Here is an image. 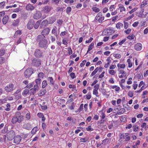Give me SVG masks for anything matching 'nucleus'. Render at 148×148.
Wrapping results in <instances>:
<instances>
[{
	"instance_id": "nucleus-2",
	"label": "nucleus",
	"mask_w": 148,
	"mask_h": 148,
	"mask_svg": "<svg viewBox=\"0 0 148 148\" xmlns=\"http://www.w3.org/2000/svg\"><path fill=\"white\" fill-rule=\"evenodd\" d=\"M15 135V133L14 132L13 130H10L9 131L6 135H5V137L6 136L8 140L11 141L14 138Z\"/></svg>"
},
{
	"instance_id": "nucleus-64",
	"label": "nucleus",
	"mask_w": 148,
	"mask_h": 148,
	"mask_svg": "<svg viewBox=\"0 0 148 148\" xmlns=\"http://www.w3.org/2000/svg\"><path fill=\"white\" fill-rule=\"evenodd\" d=\"M25 118L27 120H29L30 118V114L29 113H27L25 116Z\"/></svg>"
},
{
	"instance_id": "nucleus-34",
	"label": "nucleus",
	"mask_w": 148,
	"mask_h": 148,
	"mask_svg": "<svg viewBox=\"0 0 148 148\" xmlns=\"http://www.w3.org/2000/svg\"><path fill=\"white\" fill-rule=\"evenodd\" d=\"M38 127H34L32 130L31 132L32 134H34L36 133V132L37 131Z\"/></svg>"
},
{
	"instance_id": "nucleus-60",
	"label": "nucleus",
	"mask_w": 148,
	"mask_h": 148,
	"mask_svg": "<svg viewBox=\"0 0 148 148\" xmlns=\"http://www.w3.org/2000/svg\"><path fill=\"white\" fill-rule=\"evenodd\" d=\"M37 116L39 117V118H42V117H44V115L43 114L41 113H38L37 114Z\"/></svg>"
},
{
	"instance_id": "nucleus-22",
	"label": "nucleus",
	"mask_w": 148,
	"mask_h": 148,
	"mask_svg": "<svg viewBox=\"0 0 148 148\" xmlns=\"http://www.w3.org/2000/svg\"><path fill=\"white\" fill-rule=\"evenodd\" d=\"M50 8L49 6H46L44 8V11L45 12L48 13L50 10Z\"/></svg>"
},
{
	"instance_id": "nucleus-31",
	"label": "nucleus",
	"mask_w": 148,
	"mask_h": 148,
	"mask_svg": "<svg viewBox=\"0 0 148 148\" xmlns=\"http://www.w3.org/2000/svg\"><path fill=\"white\" fill-rule=\"evenodd\" d=\"M123 27V24L121 23H119L116 25V27L118 29H120L121 27Z\"/></svg>"
},
{
	"instance_id": "nucleus-33",
	"label": "nucleus",
	"mask_w": 148,
	"mask_h": 148,
	"mask_svg": "<svg viewBox=\"0 0 148 148\" xmlns=\"http://www.w3.org/2000/svg\"><path fill=\"white\" fill-rule=\"evenodd\" d=\"M52 34H54V35L57 37L58 34L57 33V30L55 28H53L52 31Z\"/></svg>"
},
{
	"instance_id": "nucleus-14",
	"label": "nucleus",
	"mask_w": 148,
	"mask_h": 148,
	"mask_svg": "<svg viewBox=\"0 0 148 148\" xmlns=\"http://www.w3.org/2000/svg\"><path fill=\"white\" fill-rule=\"evenodd\" d=\"M134 48L137 51H140L142 48V45L140 43L136 44L134 46Z\"/></svg>"
},
{
	"instance_id": "nucleus-41",
	"label": "nucleus",
	"mask_w": 148,
	"mask_h": 148,
	"mask_svg": "<svg viewBox=\"0 0 148 148\" xmlns=\"http://www.w3.org/2000/svg\"><path fill=\"white\" fill-rule=\"evenodd\" d=\"M65 8L64 7L60 8L57 7L56 8V11L57 12L62 11H63L64 9Z\"/></svg>"
},
{
	"instance_id": "nucleus-25",
	"label": "nucleus",
	"mask_w": 148,
	"mask_h": 148,
	"mask_svg": "<svg viewBox=\"0 0 148 148\" xmlns=\"http://www.w3.org/2000/svg\"><path fill=\"white\" fill-rule=\"evenodd\" d=\"M117 67L120 69H124L125 67V64H118L117 65Z\"/></svg>"
},
{
	"instance_id": "nucleus-30",
	"label": "nucleus",
	"mask_w": 148,
	"mask_h": 148,
	"mask_svg": "<svg viewBox=\"0 0 148 148\" xmlns=\"http://www.w3.org/2000/svg\"><path fill=\"white\" fill-rule=\"evenodd\" d=\"M19 19H17L13 21L12 25L14 26H16L19 23Z\"/></svg>"
},
{
	"instance_id": "nucleus-21",
	"label": "nucleus",
	"mask_w": 148,
	"mask_h": 148,
	"mask_svg": "<svg viewBox=\"0 0 148 148\" xmlns=\"http://www.w3.org/2000/svg\"><path fill=\"white\" fill-rule=\"evenodd\" d=\"M17 119L18 122V123H21L23 120V116L21 115V116L17 117Z\"/></svg>"
},
{
	"instance_id": "nucleus-55",
	"label": "nucleus",
	"mask_w": 148,
	"mask_h": 148,
	"mask_svg": "<svg viewBox=\"0 0 148 148\" xmlns=\"http://www.w3.org/2000/svg\"><path fill=\"white\" fill-rule=\"evenodd\" d=\"M124 28L125 29H127L128 26V22L124 21Z\"/></svg>"
},
{
	"instance_id": "nucleus-63",
	"label": "nucleus",
	"mask_w": 148,
	"mask_h": 148,
	"mask_svg": "<svg viewBox=\"0 0 148 148\" xmlns=\"http://www.w3.org/2000/svg\"><path fill=\"white\" fill-rule=\"evenodd\" d=\"M99 84H97L96 85H95L94 86L95 89L94 90H98L99 89Z\"/></svg>"
},
{
	"instance_id": "nucleus-52",
	"label": "nucleus",
	"mask_w": 148,
	"mask_h": 148,
	"mask_svg": "<svg viewBox=\"0 0 148 148\" xmlns=\"http://www.w3.org/2000/svg\"><path fill=\"white\" fill-rule=\"evenodd\" d=\"M138 9L137 8H134L132 10L129 12L130 14H131L136 11Z\"/></svg>"
},
{
	"instance_id": "nucleus-58",
	"label": "nucleus",
	"mask_w": 148,
	"mask_h": 148,
	"mask_svg": "<svg viewBox=\"0 0 148 148\" xmlns=\"http://www.w3.org/2000/svg\"><path fill=\"white\" fill-rule=\"evenodd\" d=\"M131 31V29H128L127 30L125 31L124 32L126 33L127 34H129L130 33Z\"/></svg>"
},
{
	"instance_id": "nucleus-51",
	"label": "nucleus",
	"mask_w": 148,
	"mask_h": 148,
	"mask_svg": "<svg viewBox=\"0 0 148 148\" xmlns=\"http://www.w3.org/2000/svg\"><path fill=\"white\" fill-rule=\"evenodd\" d=\"M66 12L67 14H69L71 10V8L70 7H68L66 8Z\"/></svg>"
},
{
	"instance_id": "nucleus-43",
	"label": "nucleus",
	"mask_w": 148,
	"mask_h": 148,
	"mask_svg": "<svg viewBox=\"0 0 148 148\" xmlns=\"http://www.w3.org/2000/svg\"><path fill=\"white\" fill-rule=\"evenodd\" d=\"M127 62H128V67L130 68L132 66V64L131 63L130 60V59H128Z\"/></svg>"
},
{
	"instance_id": "nucleus-10",
	"label": "nucleus",
	"mask_w": 148,
	"mask_h": 148,
	"mask_svg": "<svg viewBox=\"0 0 148 148\" xmlns=\"http://www.w3.org/2000/svg\"><path fill=\"white\" fill-rule=\"evenodd\" d=\"M43 54L42 51L39 49H36L34 52V56L37 58H40L42 57Z\"/></svg>"
},
{
	"instance_id": "nucleus-23",
	"label": "nucleus",
	"mask_w": 148,
	"mask_h": 148,
	"mask_svg": "<svg viewBox=\"0 0 148 148\" xmlns=\"http://www.w3.org/2000/svg\"><path fill=\"white\" fill-rule=\"evenodd\" d=\"M49 24H52L56 20V19L53 17H50L49 19Z\"/></svg>"
},
{
	"instance_id": "nucleus-28",
	"label": "nucleus",
	"mask_w": 148,
	"mask_h": 148,
	"mask_svg": "<svg viewBox=\"0 0 148 148\" xmlns=\"http://www.w3.org/2000/svg\"><path fill=\"white\" fill-rule=\"evenodd\" d=\"M47 85V82L46 80H44L42 83V88H44Z\"/></svg>"
},
{
	"instance_id": "nucleus-24",
	"label": "nucleus",
	"mask_w": 148,
	"mask_h": 148,
	"mask_svg": "<svg viewBox=\"0 0 148 148\" xmlns=\"http://www.w3.org/2000/svg\"><path fill=\"white\" fill-rule=\"evenodd\" d=\"M47 79L48 81H49L51 84L52 85H53L54 84V81L52 77H49L47 78Z\"/></svg>"
},
{
	"instance_id": "nucleus-19",
	"label": "nucleus",
	"mask_w": 148,
	"mask_h": 148,
	"mask_svg": "<svg viewBox=\"0 0 148 148\" xmlns=\"http://www.w3.org/2000/svg\"><path fill=\"white\" fill-rule=\"evenodd\" d=\"M41 21V20H38L35 23L34 25V28L36 29L38 28V27H39L40 25V23Z\"/></svg>"
},
{
	"instance_id": "nucleus-7",
	"label": "nucleus",
	"mask_w": 148,
	"mask_h": 148,
	"mask_svg": "<svg viewBox=\"0 0 148 148\" xmlns=\"http://www.w3.org/2000/svg\"><path fill=\"white\" fill-rule=\"evenodd\" d=\"M35 24V22L33 19H30L27 25V28L29 29H32Z\"/></svg>"
},
{
	"instance_id": "nucleus-47",
	"label": "nucleus",
	"mask_w": 148,
	"mask_h": 148,
	"mask_svg": "<svg viewBox=\"0 0 148 148\" xmlns=\"http://www.w3.org/2000/svg\"><path fill=\"white\" fill-rule=\"evenodd\" d=\"M125 110L124 108H122L120 109L119 112L118 114H123L125 112Z\"/></svg>"
},
{
	"instance_id": "nucleus-36",
	"label": "nucleus",
	"mask_w": 148,
	"mask_h": 148,
	"mask_svg": "<svg viewBox=\"0 0 148 148\" xmlns=\"http://www.w3.org/2000/svg\"><path fill=\"white\" fill-rule=\"evenodd\" d=\"M94 45V43H93V42H92L90 45H89V47L88 48V51H87V52L86 53L87 54V53L90 51L91 50L92 48V47Z\"/></svg>"
},
{
	"instance_id": "nucleus-32",
	"label": "nucleus",
	"mask_w": 148,
	"mask_h": 148,
	"mask_svg": "<svg viewBox=\"0 0 148 148\" xmlns=\"http://www.w3.org/2000/svg\"><path fill=\"white\" fill-rule=\"evenodd\" d=\"M44 74L43 73L40 72L38 73V77L39 78H43L44 77Z\"/></svg>"
},
{
	"instance_id": "nucleus-9",
	"label": "nucleus",
	"mask_w": 148,
	"mask_h": 148,
	"mask_svg": "<svg viewBox=\"0 0 148 148\" xmlns=\"http://www.w3.org/2000/svg\"><path fill=\"white\" fill-rule=\"evenodd\" d=\"M48 22L49 21L47 20H43L41 23V24L40 23V29H42L47 26L48 25V24H49Z\"/></svg>"
},
{
	"instance_id": "nucleus-15",
	"label": "nucleus",
	"mask_w": 148,
	"mask_h": 148,
	"mask_svg": "<svg viewBox=\"0 0 148 148\" xmlns=\"http://www.w3.org/2000/svg\"><path fill=\"white\" fill-rule=\"evenodd\" d=\"M26 9L27 10L32 11L34 10L35 7L31 4H28L26 7Z\"/></svg>"
},
{
	"instance_id": "nucleus-44",
	"label": "nucleus",
	"mask_w": 148,
	"mask_h": 148,
	"mask_svg": "<svg viewBox=\"0 0 148 148\" xmlns=\"http://www.w3.org/2000/svg\"><path fill=\"white\" fill-rule=\"evenodd\" d=\"M83 104H81L80 106V107L78 109V111H79V112H80L83 110Z\"/></svg>"
},
{
	"instance_id": "nucleus-50",
	"label": "nucleus",
	"mask_w": 148,
	"mask_h": 148,
	"mask_svg": "<svg viewBox=\"0 0 148 148\" xmlns=\"http://www.w3.org/2000/svg\"><path fill=\"white\" fill-rule=\"evenodd\" d=\"M113 56L115 58H120L121 57V55L120 54H114L113 55Z\"/></svg>"
},
{
	"instance_id": "nucleus-16",
	"label": "nucleus",
	"mask_w": 148,
	"mask_h": 148,
	"mask_svg": "<svg viewBox=\"0 0 148 148\" xmlns=\"http://www.w3.org/2000/svg\"><path fill=\"white\" fill-rule=\"evenodd\" d=\"M9 19V17L8 15L5 16L2 19V22L3 24H5L7 23Z\"/></svg>"
},
{
	"instance_id": "nucleus-8",
	"label": "nucleus",
	"mask_w": 148,
	"mask_h": 148,
	"mask_svg": "<svg viewBox=\"0 0 148 148\" xmlns=\"http://www.w3.org/2000/svg\"><path fill=\"white\" fill-rule=\"evenodd\" d=\"M14 87V84H10L9 85L6 86L5 89L7 92H10L13 90Z\"/></svg>"
},
{
	"instance_id": "nucleus-4",
	"label": "nucleus",
	"mask_w": 148,
	"mask_h": 148,
	"mask_svg": "<svg viewBox=\"0 0 148 148\" xmlns=\"http://www.w3.org/2000/svg\"><path fill=\"white\" fill-rule=\"evenodd\" d=\"M41 63V60L39 59H34L32 61V64L33 66L38 67L39 66Z\"/></svg>"
},
{
	"instance_id": "nucleus-53",
	"label": "nucleus",
	"mask_w": 148,
	"mask_h": 148,
	"mask_svg": "<svg viewBox=\"0 0 148 148\" xmlns=\"http://www.w3.org/2000/svg\"><path fill=\"white\" fill-rule=\"evenodd\" d=\"M128 95L129 97H133V92L130 91H129L128 92Z\"/></svg>"
},
{
	"instance_id": "nucleus-27",
	"label": "nucleus",
	"mask_w": 148,
	"mask_h": 148,
	"mask_svg": "<svg viewBox=\"0 0 148 148\" xmlns=\"http://www.w3.org/2000/svg\"><path fill=\"white\" fill-rule=\"evenodd\" d=\"M8 131V127L6 125L5 126L4 129L1 130V132L3 134L6 133Z\"/></svg>"
},
{
	"instance_id": "nucleus-57",
	"label": "nucleus",
	"mask_w": 148,
	"mask_h": 148,
	"mask_svg": "<svg viewBox=\"0 0 148 148\" xmlns=\"http://www.w3.org/2000/svg\"><path fill=\"white\" fill-rule=\"evenodd\" d=\"M132 78V77L128 79V81L127 82V83L128 84H130L132 83V81L131 80Z\"/></svg>"
},
{
	"instance_id": "nucleus-59",
	"label": "nucleus",
	"mask_w": 148,
	"mask_h": 148,
	"mask_svg": "<svg viewBox=\"0 0 148 148\" xmlns=\"http://www.w3.org/2000/svg\"><path fill=\"white\" fill-rule=\"evenodd\" d=\"M29 91L28 90H25L24 91V92L22 93V95H26L29 92Z\"/></svg>"
},
{
	"instance_id": "nucleus-42",
	"label": "nucleus",
	"mask_w": 148,
	"mask_h": 148,
	"mask_svg": "<svg viewBox=\"0 0 148 148\" xmlns=\"http://www.w3.org/2000/svg\"><path fill=\"white\" fill-rule=\"evenodd\" d=\"M135 37L134 35V34H132L131 35H130L129 36H128L127 37V38L130 39L132 40Z\"/></svg>"
},
{
	"instance_id": "nucleus-48",
	"label": "nucleus",
	"mask_w": 148,
	"mask_h": 148,
	"mask_svg": "<svg viewBox=\"0 0 148 148\" xmlns=\"http://www.w3.org/2000/svg\"><path fill=\"white\" fill-rule=\"evenodd\" d=\"M64 2L67 3H73V0H64Z\"/></svg>"
},
{
	"instance_id": "nucleus-6",
	"label": "nucleus",
	"mask_w": 148,
	"mask_h": 148,
	"mask_svg": "<svg viewBox=\"0 0 148 148\" xmlns=\"http://www.w3.org/2000/svg\"><path fill=\"white\" fill-rule=\"evenodd\" d=\"M130 134H121L120 138L121 139H125V141H128L130 139V137L129 136Z\"/></svg>"
},
{
	"instance_id": "nucleus-11",
	"label": "nucleus",
	"mask_w": 148,
	"mask_h": 148,
	"mask_svg": "<svg viewBox=\"0 0 148 148\" xmlns=\"http://www.w3.org/2000/svg\"><path fill=\"white\" fill-rule=\"evenodd\" d=\"M50 31V30L49 27H47L45 28L44 29L42 30L41 32V35L43 36H45V35H47L49 34Z\"/></svg>"
},
{
	"instance_id": "nucleus-61",
	"label": "nucleus",
	"mask_w": 148,
	"mask_h": 148,
	"mask_svg": "<svg viewBox=\"0 0 148 148\" xmlns=\"http://www.w3.org/2000/svg\"><path fill=\"white\" fill-rule=\"evenodd\" d=\"M50 39L52 42H54L56 40L55 37L53 36H51Z\"/></svg>"
},
{
	"instance_id": "nucleus-13",
	"label": "nucleus",
	"mask_w": 148,
	"mask_h": 148,
	"mask_svg": "<svg viewBox=\"0 0 148 148\" xmlns=\"http://www.w3.org/2000/svg\"><path fill=\"white\" fill-rule=\"evenodd\" d=\"M42 14L41 12L38 11L34 15V18L36 19H39L41 16Z\"/></svg>"
},
{
	"instance_id": "nucleus-29",
	"label": "nucleus",
	"mask_w": 148,
	"mask_h": 148,
	"mask_svg": "<svg viewBox=\"0 0 148 148\" xmlns=\"http://www.w3.org/2000/svg\"><path fill=\"white\" fill-rule=\"evenodd\" d=\"M17 122H18V119L17 118V117H13L12 119V122L13 124H15Z\"/></svg>"
},
{
	"instance_id": "nucleus-62",
	"label": "nucleus",
	"mask_w": 148,
	"mask_h": 148,
	"mask_svg": "<svg viewBox=\"0 0 148 148\" xmlns=\"http://www.w3.org/2000/svg\"><path fill=\"white\" fill-rule=\"evenodd\" d=\"M39 87V86L35 84L34 85L33 88H34V89H35L36 90H37L38 89Z\"/></svg>"
},
{
	"instance_id": "nucleus-18",
	"label": "nucleus",
	"mask_w": 148,
	"mask_h": 148,
	"mask_svg": "<svg viewBox=\"0 0 148 148\" xmlns=\"http://www.w3.org/2000/svg\"><path fill=\"white\" fill-rule=\"evenodd\" d=\"M47 92L46 90L45 89L41 90L40 91V92L38 94L39 96H41L45 94Z\"/></svg>"
},
{
	"instance_id": "nucleus-40",
	"label": "nucleus",
	"mask_w": 148,
	"mask_h": 148,
	"mask_svg": "<svg viewBox=\"0 0 148 148\" xmlns=\"http://www.w3.org/2000/svg\"><path fill=\"white\" fill-rule=\"evenodd\" d=\"M88 140V139L87 138H81L80 139V142L85 143Z\"/></svg>"
},
{
	"instance_id": "nucleus-3",
	"label": "nucleus",
	"mask_w": 148,
	"mask_h": 148,
	"mask_svg": "<svg viewBox=\"0 0 148 148\" xmlns=\"http://www.w3.org/2000/svg\"><path fill=\"white\" fill-rule=\"evenodd\" d=\"M33 73V69L32 68H29L27 69L24 72L25 76L27 77H29Z\"/></svg>"
},
{
	"instance_id": "nucleus-12",
	"label": "nucleus",
	"mask_w": 148,
	"mask_h": 148,
	"mask_svg": "<svg viewBox=\"0 0 148 148\" xmlns=\"http://www.w3.org/2000/svg\"><path fill=\"white\" fill-rule=\"evenodd\" d=\"M14 138V143L16 144H18L20 143L21 140V138L19 136H17Z\"/></svg>"
},
{
	"instance_id": "nucleus-45",
	"label": "nucleus",
	"mask_w": 148,
	"mask_h": 148,
	"mask_svg": "<svg viewBox=\"0 0 148 148\" xmlns=\"http://www.w3.org/2000/svg\"><path fill=\"white\" fill-rule=\"evenodd\" d=\"M13 99V97H8L4 99V100H5V103L6 102V101L7 100H12Z\"/></svg>"
},
{
	"instance_id": "nucleus-20",
	"label": "nucleus",
	"mask_w": 148,
	"mask_h": 148,
	"mask_svg": "<svg viewBox=\"0 0 148 148\" xmlns=\"http://www.w3.org/2000/svg\"><path fill=\"white\" fill-rule=\"evenodd\" d=\"M119 8L121 9L120 10V12H122L123 11H125V9L122 4H119Z\"/></svg>"
},
{
	"instance_id": "nucleus-46",
	"label": "nucleus",
	"mask_w": 148,
	"mask_h": 148,
	"mask_svg": "<svg viewBox=\"0 0 148 148\" xmlns=\"http://www.w3.org/2000/svg\"><path fill=\"white\" fill-rule=\"evenodd\" d=\"M86 130L88 131H92L93 129L92 128H91L90 125H89L88 127L86 128Z\"/></svg>"
},
{
	"instance_id": "nucleus-1",
	"label": "nucleus",
	"mask_w": 148,
	"mask_h": 148,
	"mask_svg": "<svg viewBox=\"0 0 148 148\" xmlns=\"http://www.w3.org/2000/svg\"><path fill=\"white\" fill-rule=\"evenodd\" d=\"M36 40L39 42V46L40 48H45L47 47L48 41L45 36L38 35L37 37Z\"/></svg>"
},
{
	"instance_id": "nucleus-54",
	"label": "nucleus",
	"mask_w": 148,
	"mask_h": 148,
	"mask_svg": "<svg viewBox=\"0 0 148 148\" xmlns=\"http://www.w3.org/2000/svg\"><path fill=\"white\" fill-rule=\"evenodd\" d=\"M126 40V39L125 38L123 40H121V41L119 42V45H122V44L124 43V42H125Z\"/></svg>"
},
{
	"instance_id": "nucleus-38",
	"label": "nucleus",
	"mask_w": 148,
	"mask_h": 148,
	"mask_svg": "<svg viewBox=\"0 0 148 148\" xmlns=\"http://www.w3.org/2000/svg\"><path fill=\"white\" fill-rule=\"evenodd\" d=\"M92 9L93 11L95 12H98L100 11V10L99 8L96 7H93L92 8Z\"/></svg>"
},
{
	"instance_id": "nucleus-56",
	"label": "nucleus",
	"mask_w": 148,
	"mask_h": 148,
	"mask_svg": "<svg viewBox=\"0 0 148 148\" xmlns=\"http://www.w3.org/2000/svg\"><path fill=\"white\" fill-rule=\"evenodd\" d=\"M4 58L3 57H0V64H2L4 62Z\"/></svg>"
},
{
	"instance_id": "nucleus-17",
	"label": "nucleus",
	"mask_w": 148,
	"mask_h": 148,
	"mask_svg": "<svg viewBox=\"0 0 148 148\" xmlns=\"http://www.w3.org/2000/svg\"><path fill=\"white\" fill-rule=\"evenodd\" d=\"M119 71L120 72V73L122 74L121 75L119 76V77L120 78H122L124 76L125 77L126 76V72L123 70H119Z\"/></svg>"
},
{
	"instance_id": "nucleus-39",
	"label": "nucleus",
	"mask_w": 148,
	"mask_h": 148,
	"mask_svg": "<svg viewBox=\"0 0 148 148\" xmlns=\"http://www.w3.org/2000/svg\"><path fill=\"white\" fill-rule=\"evenodd\" d=\"M36 91L35 89H34V88H32L30 89V94H32V95H34Z\"/></svg>"
},
{
	"instance_id": "nucleus-26",
	"label": "nucleus",
	"mask_w": 148,
	"mask_h": 148,
	"mask_svg": "<svg viewBox=\"0 0 148 148\" xmlns=\"http://www.w3.org/2000/svg\"><path fill=\"white\" fill-rule=\"evenodd\" d=\"M35 82L36 85L40 86L41 82V79L40 78L37 79L35 80Z\"/></svg>"
},
{
	"instance_id": "nucleus-35",
	"label": "nucleus",
	"mask_w": 148,
	"mask_h": 148,
	"mask_svg": "<svg viewBox=\"0 0 148 148\" xmlns=\"http://www.w3.org/2000/svg\"><path fill=\"white\" fill-rule=\"evenodd\" d=\"M29 126L30 125L29 123L25 124L23 125V127L25 128L28 130H30L31 128V127H29Z\"/></svg>"
},
{
	"instance_id": "nucleus-5",
	"label": "nucleus",
	"mask_w": 148,
	"mask_h": 148,
	"mask_svg": "<svg viewBox=\"0 0 148 148\" xmlns=\"http://www.w3.org/2000/svg\"><path fill=\"white\" fill-rule=\"evenodd\" d=\"M112 28L107 29H105L102 32V35L103 36L110 35L113 33Z\"/></svg>"
},
{
	"instance_id": "nucleus-37",
	"label": "nucleus",
	"mask_w": 148,
	"mask_h": 148,
	"mask_svg": "<svg viewBox=\"0 0 148 148\" xmlns=\"http://www.w3.org/2000/svg\"><path fill=\"white\" fill-rule=\"evenodd\" d=\"M99 70V68L98 67H97L95 69V70L93 71L92 73L91 74V76H93L94 75H95L97 72Z\"/></svg>"
},
{
	"instance_id": "nucleus-49",
	"label": "nucleus",
	"mask_w": 148,
	"mask_h": 148,
	"mask_svg": "<svg viewBox=\"0 0 148 148\" xmlns=\"http://www.w3.org/2000/svg\"><path fill=\"white\" fill-rule=\"evenodd\" d=\"M5 50L3 49L0 50V56L3 55L5 53Z\"/></svg>"
}]
</instances>
